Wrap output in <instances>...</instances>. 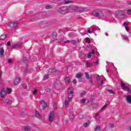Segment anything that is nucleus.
<instances>
[{"label":"nucleus","mask_w":131,"mask_h":131,"mask_svg":"<svg viewBox=\"0 0 131 131\" xmlns=\"http://www.w3.org/2000/svg\"><path fill=\"white\" fill-rule=\"evenodd\" d=\"M57 12H59L61 15H65L69 12V9L67 7H61L57 9Z\"/></svg>","instance_id":"nucleus-1"},{"label":"nucleus","mask_w":131,"mask_h":131,"mask_svg":"<svg viewBox=\"0 0 131 131\" xmlns=\"http://www.w3.org/2000/svg\"><path fill=\"white\" fill-rule=\"evenodd\" d=\"M93 16H95L96 17H103L104 14L103 12L100 10H95L93 11L92 13Z\"/></svg>","instance_id":"nucleus-2"},{"label":"nucleus","mask_w":131,"mask_h":131,"mask_svg":"<svg viewBox=\"0 0 131 131\" xmlns=\"http://www.w3.org/2000/svg\"><path fill=\"white\" fill-rule=\"evenodd\" d=\"M74 92V89L73 87H69L68 89V96L69 97V100H71L72 99V97H73V94Z\"/></svg>","instance_id":"nucleus-3"},{"label":"nucleus","mask_w":131,"mask_h":131,"mask_svg":"<svg viewBox=\"0 0 131 131\" xmlns=\"http://www.w3.org/2000/svg\"><path fill=\"white\" fill-rule=\"evenodd\" d=\"M72 10L74 11V12H78L79 13H81L84 11V8H83V7L78 6H73L72 7Z\"/></svg>","instance_id":"nucleus-4"},{"label":"nucleus","mask_w":131,"mask_h":131,"mask_svg":"<svg viewBox=\"0 0 131 131\" xmlns=\"http://www.w3.org/2000/svg\"><path fill=\"white\" fill-rule=\"evenodd\" d=\"M54 118H55V112L51 111L48 118L49 122H53L54 121Z\"/></svg>","instance_id":"nucleus-5"},{"label":"nucleus","mask_w":131,"mask_h":131,"mask_svg":"<svg viewBox=\"0 0 131 131\" xmlns=\"http://www.w3.org/2000/svg\"><path fill=\"white\" fill-rule=\"evenodd\" d=\"M7 26L10 27V28H15L16 26H18V23L15 21H11L8 24Z\"/></svg>","instance_id":"nucleus-6"},{"label":"nucleus","mask_w":131,"mask_h":131,"mask_svg":"<svg viewBox=\"0 0 131 131\" xmlns=\"http://www.w3.org/2000/svg\"><path fill=\"white\" fill-rule=\"evenodd\" d=\"M20 82H21V78L17 76L14 80V85H17Z\"/></svg>","instance_id":"nucleus-7"},{"label":"nucleus","mask_w":131,"mask_h":131,"mask_svg":"<svg viewBox=\"0 0 131 131\" xmlns=\"http://www.w3.org/2000/svg\"><path fill=\"white\" fill-rule=\"evenodd\" d=\"M121 86L122 90H126L127 92H130V89H129V88L127 87V86H125L123 82L121 83Z\"/></svg>","instance_id":"nucleus-8"},{"label":"nucleus","mask_w":131,"mask_h":131,"mask_svg":"<svg viewBox=\"0 0 131 131\" xmlns=\"http://www.w3.org/2000/svg\"><path fill=\"white\" fill-rule=\"evenodd\" d=\"M116 14L118 17H121V16H123V15H124V11L122 10H119L116 12Z\"/></svg>","instance_id":"nucleus-9"},{"label":"nucleus","mask_w":131,"mask_h":131,"mask_svg":"<svg viewBox=\"0 0 131 131\" xmlns=\"http://www.w3.org/2000/svg\"><path fill=\"white\" fill-rule=\"evenodd\" d=\"M35 116L38 118V119H41L42 118V116L39 114V113L37 111H35Z\"/></svg>","instance_id":"nucleus-10"},{"label":"nucleus","mask_w":131,"mask_h":131,"mask_svg":"<svg viewBox=\"0 0 131 131\" xmlns=\"http://www.w3.org/2000/svg\"><path fill=\"white\" fill-rule=\"evenodd\" d=\"M22 130H25V131H30L31 130V127L29 126H23L21 127Z\"/></svg>","instance_id":"nucleus-11"},{"label":"nucleus","mask_w":131,"mask_h":131,"mask_svg":"<svg viewBox=\"0 0 131 131\" xmlns=\"http://www.w3.org/2000/svg\"><path fill=\"white\" fill-rule=\"evenodd\" d=\"M21 47V43L14 44L11 46L12 49H16V48H20Z\"/></svg>","instance_id":"nucleus-12"},{"label":"nucleus","mask_w":131,"mask_h":131,"mask_svg":"<svg viewBox=\"0 0 131 131\" xmlns=\"http://www.w3.org/2000/svg\"><path fill=\"white\" fill-rule=\"evenodd\" d=\"M40 103L41 104V105H42V107L43 109H46V108H47V103H46V102H45V101H41Z\"/></svg>","instance_id":"nucleus-13"},{"label":"nucleus","mask_w":131,"mask_h":131,"mask_svg":"<svg viewBox=\"0 0 131 131\" xmlns=\"http://www.w3.org/2000/svg\"><path fill=\"white\" fill-rule=\"evenodd\" d=\"M71 43L72 45H76V43H79V39H72L71 41Z\"/></svg>","instance_id":"nucleus-14"},{"label":"nucleus","mask_w":131,"mask_h":131,"mask_svg":"<svg viewBox=\"0 0 131 131\" xmlns=\"http://www.w3.org/2000/svg\"><path fill=\"white\" fill-rule=\"evenodd\" d=\"M96 79L97 81H100V80H102V79H104V76H100L99 75H97Z\"/></svg>","instance_id":"nucleus-15"},{"label":"nucleus","mask_w":131,"mask_h":131,"mask_svg":"<svg viewBox=\"0 0 131 131\" xmlns=\"http://www.w3.org/2000/svg\"><path fill=\"white\" fill-rule=\"evenodd\" d=\"M51 38L52 39H56L57 38V32H54L51 34Z\"/></svg>","instance_id":"nucleus-16"},{"label":"nucleus","mask_w":131,"mask_h":131,"mask_svg":"<svg viewBox=\"0 0 131 131\" xmlns=\"http://www.w3.org/2000/svg\"><path fill=\"white\" fill-rule=\"evenodd\" d=\"M4 53H5V50L4 48H0V57L2 58L4 56Z\"/></svg>","instance_id":"nucleus-17"},{"label":"nucleus","mask_w":131,"mask_h":131,"mask_svg":"<svg viewBox=\"0 0 131 131\" xmlns=\"http://www.w3.org/2000/svg\"><path fill=\"white\" fill-rule=\"evenodd\" d=\"M6 91L4 90H2L1 92V96L2 98H4L6 96Z\"/></svg>","instance_id":"nucleus-18"},{"label":"nucleus","mask_w":131,"mask_h":131,"mask_svg":"<svg viewBox=\"0 0 131 131\" xmlns=\"http://www.w3.org/2000/svg\"><path fill=\"white\" fill-rule=\"evenodd\" d=\"M126 101H127V103H131V96L130 95H127L126 96Z\"/></svg>","instance_id":"nucleus-19"},{"label":"nucleus","mask_w":131,"mask_h":131,"mask_svg":"<svg viewBox=\"0 0 131 131\" xmlns=\"http://www.w3.org/2000/svg\"><path fill=\"white\" fill-rule=\"evenodd\" d=\"M71 99H69V97H68V99L66 100L64 104H65V107L67 108V107L68 106V103H69V101H70Z\"/></svg>","instance_id":"nucleus-20"},{"label":"nucleus","mask_w":131,"mask_h":131,"mask_svg":"<svg viewBox=\"0 0 131 131\" xmlns=\"http://www.w3.org/2000/svg\"><path fill=\"white\" fill-rule=\"evenodd\" d=\"M91 124V121H88L86 123H84V127H88Z\"/></svg>","instance_id":"nucleus-21"},{"label":"nucleus","mask_w":131,"mask_h":131,"mask_svg":"<svg viewBox=\"0 0 131 131\" xmlns=\"http://www.w3.org/2000/svg\"><path fill=\"white\" fill-rule=\"evenodd\" d=\"M45 8L46 10H51L53 9V6L52 5H46L45 7Z\"/></svg>","instance_id":"nucleus-22"},{"label":"nucleus","mask_w":131,"mask_h":131,"mask_svg":"<svg viewBox=\"0 0 131 131\" xmlns=\"http://www.w3.org/2000/svg\"><path fill=\"white\" fill-rule=\"evenodd\" d=\"M6 37H7V35L6 34L0 35V39H2V40L6 39Z\"/></svg>","instance_id":"nucleus-23"},{"label":"nucleus","mask_w":131,"mask_h":131,"mask_svg":"<svg viewBox=\"0 0 131 131\" xmlns=\"http://www.w3.org/2000/svg\"><path fill=\"white\" fill-rule=\"evenodd\" d=\"M64 81H65V82L66 83H69V82H70V78L69 77H66L65 79H64Z\"/></svg>","instance_id":"nucleus-24"},{"label":"nucleus","mask_w":131,"mask_h":131,"mask_svg":"<svg viewBox=\"0 0 131 131\" xmlns=\"http://www.w3.org/2000/svg\"><path fill=\"white\" fill-rule=\"evenodd\" d=\"M56 71V69L54 68H50L49 71V73H53V72H55Z\"/></svg>","instance_id":"nucleus-25"},{"label":"nucleus","mask_w":131,"mask_h":131,"mask_svg":"<svg viewBox=\"0 0 131 131\" xmlns=\"http://www.w3.org/2000/svg\"><path fill=\"white\" fill-rule=\"evenodd\" d=\"M82 76V74L81 73H80L79 74H77L76 76V78H80Z\"/></svg>","instance_id":"nucleus-26"},{"label":"nucleus","mask_w":131,"mask_h":131,"mask_svg":"<svg viewBox=\"0 0 131 131\" xmlns=\"http://www.w3.org/2000/svg\"><path fill=\"white\" fill-rule=\"evenodd\" d=\"M84 75L85 76V77L87 79H90V78H91V77H90V75H89V73L88 72H85L84 73Z\"/></svg>","instance_id":"nucleus-27"},{"label":"nucleus","mask_w":131,"mask_h":131,"mask_svg":"<svg viewBox=\"0 0 131 131\" xmlns=\"http://www.w3.org/2000/svg\"><path fill=\"white\" fill-rule=\"evenodd\" d=\"M5 102H6L7 104H9V105H12V101L9 99L5 100Z\"/></svg>","instance_id":"nucleus-28"},{"label":"nucleus","mask_w":131,"mask_h":131,"mask_svg":"<svg viewBox=\"0 0 131 131\" xmlns=\"http://www.w3.org/2000/svg\"><path fill=\"white\" fill-rule=\"evenodd\" d=\"M90 82L91 83V85H94V84H93V76H90Z\"/></svg>","instance_id":"nucleus-29"},{"label":"nucleus","mask_w":131,"mask_h":131,"mask_svg":"<svg viewBox=\"0 0 131 131\" xmlns=\"http://www.w3.org/2000/svg\"><path fill=\"white\" fill-rule=\"evenodd\" d=\"M6 92L7 94H11V93H12V89H11L10 88H7L6 90Z\"/></svg>","instance_id":"nucleus-30"},{"label":"nucleus","mask_w":131,"mask_h":131,"mask_svg":"<svg viewBox=\"0 0 131 131\" xmlns=\"http://www.w3.org/2000/svg\"><path fill=\"white\" fill-rule=\"evenodd\" d=\"M108 127L110 128H113V127H114V124L112 123H110L108 124Z\"/></svg>","instance_id":"nucleus-31"},{"label":"nucleus","mask_w":131,"mask_h":131,"mask_svg":"<svg viewBox=\"0 0 131 131\" xmlns=\"http://www.w3.org/2000/svg\"><path fill=\"white\" fill-rule=\"evenodd\" d=\"M23 61L24 62V63H27V62H28V60H27V58L24 57L23 58Z\"/></svg>","instance_id":"nucleus-32"},{"label":"nucleus","mask_w":131,"mask_h":131,"mask_svg":"<svg viewBox=\"0 0 131 131\" xmlns=\"http://www.w3.org/2000/svg\"><path fill=\"white\" fill-rule=\"evenodd\" d=\"M122 38L124 39V40H127V39H128V38L127 37V36L125 35H122Z\"/></svg>","instance_id":"nucleus-33"},{"label":"nucleus","mask_w":131,"mask_h":131,"mask_svg":"<svg viewBox=\"0 0 131 131\" xmlns=\"http://www.w3.org/2000/svg\"><path fill=\"white\" fill-rule=\"evenodd\" d=\"M86 42H88V43H91V39L89 37H86L85 39Z\"/></svg>","instance_id":"nucleus-34"},{"label":"nucleus","mask_w":131,"mask_h":131,"mask_svg":"<svg viewBox=\"0 0 131 131\" xmlns=\"http://www.w3.org/2000/svg\"><path fill=\"white\" fill-rule=\"evenodd\" d=\"M95 131L101 130V127L100 126H97L95 128Z\"/></svg>","instance_id":"nucleus-35"},{"label":"nucleus","mask_w":131,"mask_h":131,"mask_svg":"<svg viewBox=\"0 0 131 131\" xmlns=\"http://www.w3.org/2000/svg\"><path fill=\"white\" fill-rule=\"evenodd\" d=\"M107 92L110 94H115V92L113 90H108Z\"/></svg>","instance_id":"nucleus-36"},{"label":"nucleus","mask_w":131,"mask_h":131,"mask_svg":"<svg viewBox=\"0 0 131 131\" xmlns=\"http://www.w3.org/2000/svg\"><path fill=\"white\" fill-rule=\"evenodd\" d=\"M69 117L70 119H73V118H74V116L73 115V114L72 113H70L69 115Z\"/></svg>","instance_id":"nucleus-37"},{"label":"nucleus","mask_w":131,"mask_h":131,"mask_svg":"<svg viewBox=\"0 0 131 131\" xmlns=\"http://www.w3.org/2000/svg\"><path fill=\"white\" fill-rule=\"evenodd\" d=\"M87 67H92L93 66V63H91L90 62H86Z\"/></svg>","instance_id":"nucleus-38"},{"label":"nucleus","mask_w":131,"mask_h":131,"mask_svg":"<svg viewBox=\"0 0 131 131\" xmlns=\"http://www.w3.org/2000/svg\"><path fill=\"white\" fill-rule=\"evenodd\" d=\"M48 78H49V75L47 74L44 76V77H43L44 80H47Z\"/></svg>","instance_id":"nucleus-39"},{"label":"nucleus","mask_w":131,"mask_h":131,"mask_svg":"<svg viewBox=\"0 0 131 131\" xmlns=\"http://www.w3.org/2000/svg\"><path fill=\"white\" fill-rule=\"evenodd\" d=\"M73 36H74V33H70V37H71V38H73Z\"/></svg>","instance_id":"nucleus-40"},{"label":"nucleus","mask_w":131,"mask_h":131,"mask_svg":"<svg viewBox=\"0 0 131 131\" xmlns=\"http://www.w3.org/2000/svg\"><path fill=\"white\" fill-rule=\"evenodd\" d=\"M85 95V92H83L82 93H81L80 94V97H84Z\"/></svg>","instance_id":"nucleus-41"},{"label":"nucleus","mask_w":131,"mask_h":131,"mask_svg":"<svg viewBox=\"0 0 131 131\" xmlns=\"http://www.w3.org/2000/svg\"><path fill=\"white\" fill-rule=\"evenodd\" d=\"M102 84H104V79H102L100 80V85H102Z\"/></svg>","instance_id":"nucleus-42"},{"label":"nucleus","mask_w":131,"mask_h":131,"mask_svg":"<svg viewBox=\"0 0 131 131\" xmlns=\"http://www.w3.org/2000/svg\"><path fill=\"white\" fill-rule=\"evenodd\" d=\"M88 57L89 58V59H91V58H92V53H89Z\"/></svg>","instance_id":"nucleus-43"},{"label":"nucleus","mask_w":131,"mask_h":131,"mask_svg":"<svg viewBox=\"0 0 131 131\" xmlns=\"http://www.w3.org/2000/svg\"><path fill=\"white\" fill-rule=\"evenodd\" d=\"M78 81L79 82H82L83 81V80H82V78L81 77L78 78Z\"/></svg>","instance_id":"nucleus-44"},{"label":"nucleus","mask_w":131,"mask_h":131,"mask_svg":"<svg viewBox=\"0 0 131 131\" xmlns=\"http://www.w3.org/2000/svg\"><path fill=\"white\" fill-rule=\"evenodd\" d=\"M65 4H69L70 3V0H63Z\"/></svg>","instance_id":"nucleus-45"},{"label":"nucleus","mask_w":131,"mask_h":131,"mask_svg":"<svg viewBox=\"0 0 131 131\" xmlns=\"http://www.w3.org/2000/svg\"><path fill=\"white\" fill-rule=\"evenodd\" d=\"M107 108V104L104 105L101 108V110H104V109H106Z\"/></svg>","instance_id":"nucleus-46"},{"label":"nucleus","mask_w":131,"mask_h":131,"mask_svg":"<svg viewBox=\"0 0 131 131\" xmlns=\"http://www.w3.org/2000/svg\"><path fill=\"white\" fill-rule=\"evenodd\" d=\"M72 82H73V83L74 84H76V83H77V82L76 81V80H75V79H73V80H72Z\"/></svg>","instance_id":"nucleus-47"},{"label":"nucleus","mask_w":131,"mask_h":131,"mask_svg":"<svg viewBox=\"0 0 131 131\" xmlns=\"http://www.w3.org/2000/svg\"><path fill=\"white\" fill-rule=\"evenodd\" d=\"M125 28L126 31H128V30H129V27H128V26H125Z\"/></svg>","instance_id":"nucleus-48"},{"label":"nucleus","mask_w":131,"mask_h":131,"mask_svg":"<svg viewBox=\"0 0 131 131\" xmlns=\"http://www.w3.org/2000/svg\"><path fill=\"white\" fill-rule=\"evenodd\" d=\"M127 14H128V15H130V14H131V9L128 10V11L127 12Z\"/></svg>","instance_id":"nucleus-49"},{"label":"nucleus","mask_w":131,"mask_h":131,"mask_svg":"<svg viewBox=\"0 0 131 131\" xmlns=\"http://www.w3.org/2000/svg\"><path fill=\"white\" fill-rule=\"evenodd\" d=\"M37 93V90H35L33 92V95H35V94H36Z\"/></svg>","instance_id":"nucleus-50"},{"label":"nucleus","mask_w":131,"mask_h":131,"mask_svg":"<svg viewBox=\"0 0 131 131\" xmlns=\"http://www.w3.org/2000/svg\"><path fill=\"white\" fill-rule=\"evenodd\" d=\"M81 102L82 104H84V103H85V99H82Z\"/></svg>","instance_id":"nucleus-51"},{"label":"nucleus","mask_w":131,"mask_h":131,"mask_svg":"<svg viewBox=\"0 0 131 131\" xmlns=\"http://www.w3.org/2000/svg\"><path fill=\"white\" fill-rule=\"evenodd\" d=\"M7 62L8 63V64H10V63H12V59H9L8 60Z\"/></svg>","instance_id":"nucleus-52"},{"label":"nucleus","mask_w":131,"mask_h":131,"mask_svg":"<svg viewBox=\"0 0 131 131\" xmlns=\"http://www.w3.org/2000/svg\"><path fill=\"white\" fill-rule=\"evenodd\" d=\"M27 72H28V69L26 68L24 71V73H27Z\"/></svg>","instance_id":"nucleus-53"},{"label":"nucleus","mask_w":131,"mask_h":131,"mask_svg":"<svg viewBox=\"0 0 131 131\" xmlns=\"http://www.w3.org/2000/svg\"><path fill=\"white\" fill-rule=\"evenodd\" d=\"M23 88L24 89H27V85L24 84L23 85Z\"/></svg>","instance_id":"nucleus-54"},{"label":"nucleus","mask_w":131,"mask_h":131,"mask_svg":"<svg viewBox=\"0 0 131 131\" xmlns=\"http://www.w3.org/2000/svg\"><path fill=\"white\" fill-rule=\"evenodd\" d=\"M127 24H128L124 22L122 24V25L125 26H127Z\"/></svg>","instance_id":"nucleus-55"},{"label":"nucleus","mask_w":131,"mask_h":131,"mask_svg":"<svg viewBox=\"0 0 131 131\" xmlns=\"http://www.w3.org/2000/svg\"><path fill=\"white\" fill-rule=\"evenodd\" d=\"M80 56L81 58H84V57H85V55H84V54H81Z\"/></svg>","instance_id":"nucleus-56"},{"label":"nucleus","mask_w":131,"mask_h":131,"mask_svg":"<svg viewBox=\"0 0 131 131\" xmlns=\"http://www.w3.org/2000/svg\"><path fill=\"white\" fill-rule=\"evenodd\" d=\"M70 42V41L69 40H68L67 41H64V43H69Z\"/></svg>","instance_id":"nucleus-57"},{"label":"nucleus","mask_w":131,"mask_h":131,"mask_svg":"<svg viewBox=\"0 0 131 131\" xmlns=\"http://www.w3.org/2000/svg\"><path fill=\"white\" fill-rule=\"evenodd\" d=\"M7 46H8L9 47H10V46H11V42L8 41V42H7Z\"/></svg>","instance_id":"nucleus-58"},{"label":"nucleus","mask_w":131,"mask_h":131,"mask_svg":"<svg viewBox=\"0 0 131 131\" xmlns=\"http://www.w3.org/2000/svg\"><path fill=\"white\" fill-rule=\"evenodd\" d=\"M100 115V113H98L97 114H96L95 116L97 117Z\"/></svg>","instance_id":"nucleus-59"},{"label":"nucleus","mask_w":131,"mask_h":131,"mask_svg":"<svg viewBox=\"0 0 131 131\" xmlns=\"http://www.w3.org/2000/svg\"><path fill=\"white\" fill-rule=\"evenodd\" d=\"M53 107H54V108H57V104H54L53 105Z\"/></svg>","instance_id":"nucleus-60"},{"label":"nucleus","mask_w":131,"mask_h":131,"mask_svg":"<svg viewBox=\"0 0 131 131\" xmlns=\"http://www.w3.org/2000/svg\"><path fill=\"white\" fill-rule=\"evenodd\" d=\"M95 51H92V52H91V55L93 54V55H95Z\"/></svg>","instance_id":"nucleus-61"},{"label":"nucleus","mask_w":131,"mask_h":131,"mask_svg":"<svg viewBox=\"0 0 131 131\" xmlns=\"http://www.w3.org/2000/svg\"><path fill=\"white\" fill-rule=\"evenodd\" d=\"M88 32H89V33H92V31H91V30H88Z\"/></svg>","instance_id":"nucleus-62"},{"label":"nucleus","mask_w":131,"mask_h":131,"mask_svg":"<svg viewBox=\"0 0 131 131\" xmlns=\"http://www.w3.org/2000/svg\"><path fill=\"white\" fill-rule=\"evenodd\" d=\"M127 4H128V5H131V2L128 1Z\"/></svg>","instance_id":"nucleus-63"},{"label":"nucleus","mask_w":131,"mask_h":131,"mask_svg":"<svg viewBox=\"0 0 131 131\" xmlns=\"http://www.w3.org/2000/svg\"><path fill=\"white\" fill-rule=\"evenodd\" d=\"M96 64H99V60H96V61L95 62Z\"/></svg>","instance_id":"nucleus-64"}]
</instances>
